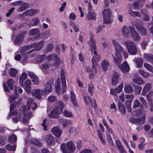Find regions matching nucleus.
<instances>
[{
	"instance_id": "1",
	"label": "nucleus",
	"mask_w": 153,
	"mask_h": 153,
	"mask_svg": "<svg viewBox=\"0 0 153 153\" xmlns=\"http://www.w3.org/2000/svg\"><path fill=\"white\" fill-rule=\"evenodd\" d=\"M95 41L92 35H91L89 41L88 42V44L90 48V50L91 53L93 52L94 55L91 59L92 67L94 70L96 72V66L97 62L100 59V56L97 53Z\"/></svg>"
},
{
	"instance_id": "53",
	"label": "nucleus",
	"mask_w": 153,
	"mask_h": 153,
	"mask_svg": "<svg viewBox=\"0 0 153 153\" xmlns=\"http://www.w3.org/2000/svg\"><path fill=\"white\" fill-rule=\"evenodd\" d=\"M63 115L66 117H72L73 116V114L72 112H68L66 110L64 111Z\"/></svg>"
},
{
	"instance_id": "21",
	"label": "nucleus",
	"mask_w": 153,
	"mask_h": 153,
	"mask_svg": "<svg viewBox=\"0 0 153 153\" xmlns=\"http://www.w3.org/2000/svg\"><path fill=\"white\" fill-rule=\"evenodd\" d=\"M67 149L70 152H73L75 150V147L71 141L68 142L66 144Z\"/></svg>"
},
{
	"instance_id": "9",
	"label": "nucleus",
	"mask_w": 153,
	"mask_h": 153,
	"mask_svg": "<svg viewBox=\"0 0 153 153\" xmlns=\"http://www.w3.org/2000/svg\"><path fill=\"white\" fill-rule=\"evenodd\" d=\"M102 14L104 23L107 24L110 23L111 12L109 9L105 10L102 12Z\"/></svg>"
},
{
	"instance_id": "30",
	"label": "nucleus",
	"mask_w": 153,
	"mask_h": 153,
	"mask_svg": "<svg viewBox=\"0 0 153 153\" xmlns=\"http://www.w3.org/2000/svg\"><path fill=\"white\" fill-rule=\"evenodd\" d=\"M128 13L130 16L133 17L136 16L139 17L141 16V14L140 12L137 11H134L131 9L128 10Z\"/></svg>"
},
{
	"instance_id": "55",
	"label": "nucleus",
	"mask_w": 153,
	"mask_h": 153,
	"mask_svg": "<svg viewBox=\"0 0 153 153\" xmlns=\"http://www.w3.org/2000/svg\"><path fill=\"white\" fill-rule=\"evenodd\" d=\"M55 60V61L53 63V65L56 67H58L60 63V60L59 58L57 55Z\"/></svg>"
},
{
	"instance_id": "32",
	"label": "nucleus",
	"mask_w": 153,
	"mask_h": 153,
	"mask_svg": "<svg viewBox=\"0 0 153 153\" xmlns=\"http://www.w3.org/2000/svg\"><path fill=\"white\" fill-rule=\"evenodd\" d=\"M27 74L25 73H23L20 76L19 83L22 87L24 86L23 82L27 78Z\"/></svg>"
},
{
	"instance_id": "44",
	"label": "nucleus",
	"mask_w": 153,
	"mask_h": 153,
	"mask_svg": "<svg viewBox=\"0 0 153 153\" xmlns=\"http://www.w3.org/2000/svg\"><path fill=\"white\" fill-rule=\"evenodd\" d=\"M133 86L135 88L134 90L135 94L136 95L139 94L141 92L142 88L141 86H137L135 85H134Z\"/></svg>"
},
{
	"instance_id": "5",
	"label": "nucleus",
	"mask_w": 153,
	"mask_h": 153,
	"mask_svg": "<svg viewBox=\"0 0 153 153\" xmlns=\"http://www.w3.org/2000/svg\"><path fill=\"white\" fill-rule=\"evenodd\" d=\"M22 99L20 98L19 100L14 102L13 104L10 105V113L8 116V118L10 117V116L16 114L17 113V111L15 110L14 112L12 111L16 108L18 107L21 102Z\"/></svg>"
},
{
	"instance_id": "38",
	"label": "nucleus",
	"mask_w": 153,
	"mask_h": 153,
	"mask_svg": "<svg viewBox=\"0 0 153 153\" xmlns=\"http://www.w3.org/2000/svg\"><path fill=\"white\" fill-rule=\"evenodd\" d=\"M9 141L11 143H15L17 140L16 135L14 134H13L9 136Z\"/></svg>"
},
{
	"instance_id": "10",
	"label": "nucleus",
	"mask_w": 153,
	"mask_h": 153,
	"mask_svg": "<svg viewBox=\"0 0 153 153\" xmlns=\"http://www.w3.org/2000/svg\"><path fill=\"white\" fill-rule=\"evenodd\" d=\"M134 27L132 26L126 27L124 26L121 30L123 35L126 37H128L131 34Z\"/></svg>"
},
{
	"instance_id": "20",
	"label": "nucleus",
	"mask_w": 153,
	"mask_h": 153,
	"mask_svg": "<svg viewBox=\"0 0 153 153\" xmlns=\"http://www.w3.org/2000/svg\"><path fill=\"white\" fill-rule=\"evenodd\" d=\"M131 36L132 39L135 41H138L140 39V36L135 30L134 28L131 33Z\"/></svg>"
},
{
	"instance_id": "46",
	"label": "nucleus",
	"mask_w": 153,
	"mask_h": 153,
	"mask_svg": "<svg viewBox=\"0 0 153 153\" xmlns=\"http://www.w3.org/2000/svg\"><path fill=\"white\" fill-rule=\"evenodd\" d=\"M86 71L88 73H89V77L90 79H92L94 76V74L93 73L92 70L88 66L86 67Z\"/></svg>"
},
{
	"instance_id": "19",
	"label": "nucleus",
	"mask_w": 153,
	"mask_h": 153,
	"mask_svg": "<svg viewBox=\"0 0 153 153\" xmlns=\"http://www.w3.org/2000/svg\"><path fill=\"white\" fill-rule=\"evenodd\" d=\"M32 48V47L31 44L30 45L23 46L21 48L20 53L23 56H27V53L26 52V51Z\"/></svg>"
},
{
	"instance_id": "47",
	"label": "nucleus",
	"mask_w": 153,
	"mask_h": 153,
	"mask_svg": "<svg viewBox=\"0 0 153 153\" xmlns=\"http://www.w3.org/2000/svg\"><path fill=\"white\" fill-rule=\"evenodd\" d=\"M32 143L38 147H40L42 145V143L36 139H33L31 141Z\"/></svg>"
},
{
	"instance_id": "61",
	"label": "nucleus",
	"mask_w": 153,
	"mask_h": 153,
	"mask_svg": "<svg viewBox=\"0 0 153 153\" xmlns=\"http://www.w3.org/2000/svg\"><path fill=\"white\" fill-rule=\"evenodd\" d=\"M83 98L86 104H88L89 103L91 102V100L90 97L87 96H84Z\"/></svg>"
},
{
	"instance_id": "54",
	"label": "nucleus",
	"mask_w": 153,
	"mask_h": 153,
	"mask_svg": "<svg viewBox=\"0 0 153 153\" xmlns=\"http://www.w3.org/2000/svg\"><path fill=\"white\" fill-rule=\"evenodd\" d=\"M48 100L50 102H52L56 101L57 98L55 96L51 95L48 97Z\"/></svg>"
},
{
	"instance_id": "2",
	"label": "nucleus",
	"mask_w": 153,
	"mask_h": 153,
	"mask_svg": "<svg viewBox=\"0 0 153 153\" xmlns=\"http://www.w3.org/2000/svg\"><path fill=\"white\" fill-rule=\"evenodd\" d=\"M113 42L115 49V57L112 55L114 62L116 64H118L121 62L122 55L120 53L124 51L122 47L116 41L113 40Z\"/></svg>"
},
{
	"instance_id": "37",
	"label": "nucleus",
	"mask_w": 153,
	"mask_h": 153,
	"mask_svg": "<svg viewBox=\"0 0 153 153\" xmlns=\"http://www.w3.org/2000/svg\"><path fill=\"white\" fill-rule=\"evenodd\" d=\"M144 57L147 61L153 64V55L150 54H144Z\"/></svg>"
},
{
	"instance_id": "11",
	"label": "nucleus",
	"mask_w": 153,
	"mask_h": 153,
	"mask_svg": "<svg viewBox=\"0 0 153 153\" xmlns=\"http://www.w3.org/2000/svg\"><path fill=\"white\" fill-rule=\"evenodd\" d=\"M65 73L63 69H62L60 73V76L62 85V93L64 94L67 88L66 79L65 78Z\"/></svg>"
},
{
	"instance_id": "35",
	"label": "nucleus",
	"mask_w": 153,
	"mask_h": 153,
	"mask_svg": "<svg viewBox=\"0 0 153 153\" xmlns=\"http://www.w3.org/2000/svg\"><path fill=\"white\" fill-rule=\"evenodd\" d=\"M59 120L60 123L62 124L63 126L64 127H66L71 123L70 120L63 118L59 119Z\"/></svg>"
},
{
	"instance_id": "29",
	"label": "nucleus",
	"mask_w": 153,
	"mask_h": 153,
	"mask_svg": "<svg viewBox=\"0 0 153 153\" xmlns=\"http://www.w3.org/2000/svg\"><path fill=\"white\" fill-rule=\"evenodd\" d=\"M118 108L121 114L124 115L126 114V110L124 105L121 102H119L118 105Z\"/></svg>"
},
{
	"instance_id": "7",
	"label": "nucleus",
	"mask_w": 153,
	"mask_h": 153,
	"mask_svg": "<svg viewBox=\"0 0 153 153\" xmlns=\"http://www.w3.org/2000/svg\"><path fill=\"white\" fill-rule=\"evenodd\" d=\"M44 43L45 41L43 40H42L39 42L38 43L35 42L31 44V45L32 47V48H35L34 49H32L31 50L29 51L28 52V53H31L34 51H37L40 50L43 47Z\"/></svg>"
},
{
	"instance_id": "17",
	"label": "nucleus",
	"mask_w": 153,
	"mask_h": 153,
	"mask_svg": "<svg viewBox=\"0 0 153 153\" xmlns=\"http://www.w3.org/2000/svg\"><path fill=\"white\" fill-rule=\"evenodd\" d=\"M123 88V85L121 84L119 85L118 88L111 89L110 90V93L111 95H114L115 96L117 97L118 95L117 94L118 93H120L122 91Z\"/></svg>"
},
{
	"instance_id": "50",
	"label": "nucleus",
	"mask_w": 153,
	"mask_h": 153,
	"mask_svg": "<svg viewBox=\"0 0 153 153\" xmlns=\"http://www.w3.org/2000/svg\"><path fill=\"white\" fill-rule=\"evenodd\" d=\"M14 83V81L12 79H10L8 80L7 81V83L8 86L10 89L13 90V83Z\"/></svg>"
},
{
	"instance_id": "24",
	"label": "nucleus",
	"mask_w": 153,
	"mask_h": 153,
	"mask_svg": "<svg viewBox=\"0 0 153 153\" xmlns=\"http://www.w3.org/2000/svg\"><path fill=\"white\" fill-rule=\"evenodd\" d=\"M20 7L17 10V11L19 12L23 11L25 10L29 6V4L28 3L23 2L22 1L20 4Z\"/></svg>"
},
{
	"instance_id": "25",
	"label": "nucleus",
	"mask_w": 153,
	"mask_h": 153,
	"mask_svg": "<svg viewBox=\"0 0 153 153\" xmlns=\"http://www.w3.org/2000/svg\"><path fill=\"white\" fill-rule=\"evenodd\" d=\"M129 120L132 124H142L144 123L142 122V119L141 118H135L133 117H130Z\"/></svg>"
},
{
	"instance_id": "26",
	"label": "nucleus",
	"mask_w": 153,
	"mask_h": 153,
	"mask_svg": "<svg viewBox=\"0 0 153 153\" xmlns=\"http://www.w3.org/2000/svg\"><path fill=\"white\" fill-rule=\"evenodd\" d=\"M40 20L37 17H35L30 20V22L28 24V25L30 26H35L38 25L39 23Z\"/></svg>"
},
{
	"instance_id": "40",
	"label": "nucleus",
	"mask_w": 153,
	"mask_h": 153,
	"mask_svg": "<svg viewBox=\"0 0 153 153\" xmlns=\"http://www.w3.org/2000/svg\"><path fill=\"white\" fill-rule=\"evenodd\" d=\"M133 81L135 83L140 85L144 83V81L142 80L139 77L133 79Z\"/></svg>"
},
{
	"instance_id": "22",
	"label": "nucleus",
	"mask_w": 153,
	"mask_h": 153,
	"mask_svg": "<svg viewBox=\"0 0 153 153\" xmlns=\"http://www.w3.org/2000/svg\"><path fill=\"white\" fill-rule=\"evenodd\" d=\"M31 84L30 81L27 80L25 82V84L24 85L23 87L25 90L28 93H30L31 92L30 89L31 88L30 86Z\"/></svg>"
},
{
	"instance_id": "28",
	"label": "nucleus",
	"mask_w": 153,
	"mask_h": 153,
	"mask_svg": "<svg viewBox=\"0 0 153 153\" xmlns=\"http://www.w3.org/2000/svg\"><path fill=\"white\" fill-rule=\"evenodd\" d=\"M119 75L118 73L115 72L111 77L112 84L113 85H116L118 81Z\"/></svg>"
},
{
	"instance_id": "12",
	"label": "nucleus",
	"mask_w": 153,
	"mask_h": 153,
	"mask_svg": "<svg viewBox=\"0 0 153 153\" xmlns=\"http://www.w3.org/2000/svg\"><path fill=\"white\" fill-rule=\"evenodd\" d=\"M44 138L47 143L49 145H53L56 141V139L51 134L45 135Z\"/></svg>"
},
{
	"instance_id": "58",
	"label": "nucleus",
	"mask_w": 153,
	"mask_h": 153,
	"mask_svg": "<svg viewBox=\"0 0 153 153\" xmlns=\"http://www.w3.org/2000/svg\"><path fill=\"white\" fill-rule=\"evenodd\" d=\"M139 73L143 77H145V78H148L149 76V75L147 73L143 71L142 70H140L139 71Z\"/></svg>"
},
{
	"instance_id": "4",
	"label": "nucleus",
	"mask_w": 153,
	"mask_h": 153,
	"mask_svg": "<svg viewBox=\"0 0 153 153\" xmlns=\"http://www.w3.org/2000/svg\"><path fill=\"white\" fill-rule=\"evenodd\" d=\"M124 43L129 53L131 55H134L137 54V49L134 42L128 40L125 42Z\"/></svg>"
},
{
	"instance_id": "31",
	"label": "nucleus",
	"mask_w": 153,
	"mask_h": 153,
	"mask_svg": "<svg viewBox=\"0 0 153 153\" xmlns=\"http://www.w3.org/2000/svg\"><path fill=\"white\" fill-rule=\"evenodd\" d=\"M52 89L51 84L50 82L46 83L44 90V93H48L51 92Z\"/></svg>"
},
{
	"instance_id": "59",
	"label": "nucleus",
	"mask_w": 153,
	"mask_h": 153,
	"mask_svg": "<svg viewBox=\"0 0 153 153\" xmlns=\"http://www.w3.org/2000/svg\"><path fill=\"white\" fill-rule=\"evenodd\" d=\"M143 108H140L139 109H137V110H135L134 112H135V114L137 116H138L140 114H142L143 111Z\"/></svg>"
},
{
	"instance_id": "43",
	"label": "nucleus",
	"mask_w": 153,
	"mask_h": 153,
	"mask_svg": "<svg viewBox=\"0 0 153 153\" xmlns=\"http://www.w3.org/2000/svg\"><path fill=\"white\" fill-rule=\"evenodd\" d=\"M124 90L126 93H132L133 91V90L130 85H127L125 87Z\"/></svg>"
},
{
	"instance_id": "14",
	"label": "nucleus",
	"mask_w": 153,
	"mask_h": 153,
	"mask_svg": "<svg viewBox=\"0 0 153 153\" xmlns=\"http://www.w3.org/2000/svg\"><path fill=\"white\" fill-rule=\"evenodd\" d=\"M120 62L118 64H117L123 72L125 73L129 71L130 68L127 62H124L123 64L120 65Z\"/></svg>"
},
{
	"instance_id": "41",
	"label": "nucleus",
	"mask_w": 153,
	"mask_h": 153,
	"mask_svg": "<svg viewBox=\"0 0 153 153\" xmlns=\"http://www.w3.org/2000/svg\"><path fill=\"white\" fill-rule=\"evenodd\" d=\"M16 148V145L14 144L12 146H11L10 144H8L6 146L5 149L9 151H15Z\"/></svg>"
},
{
	"instance_id": "18",
	"label": "nucleus",
	"mask_w": 153,
	"mask_h": 153,
	"mask_svg": "<svg viewBox=\"0 0 153 153\" xmlns=\"http://www.w3.org/2000/svg\"><path fill=\"white\" fill-rule=\"evenodd\" d=\"M51 131L52 133L57 137H60L62 134V131L60 128L58 126L52 128Z\"/></svg>"
},
{
	"instance_id": "33",
	"label": "nucleus",
	"mask_w": 153,
	"mask_h": 153,
	"mask_svg": "<svg viewBox=\"0 0 153 153\" xmlns=\"http://www.w3.org/2000/svg\"><path fill=\"white\" fill-rule=\"evenodd\" d=\"M133 104V108L135 109L139 108H143V107L142 104L137 100H136L134 101Z\"/></svg>"
},
{
	"instance_id": "3",
	"label": "nucleus",
	"mask_w": 153,
	"mask_h": 153,
	"mask_svg": "<svg viewBox=\"0 0 153 153\" xmlns=\"http://www.w3.org/2000/svg\"><path fill=\"white\" fill-rule=\"evenodd\" d=\"M55 104V107L49 114V117L50 118H57L64 107V105L62 101H58Z\"/></svg>"
},
{
	"instance_id": "13",
	"label": "nucleus",
	"mask_w": 153,
	"mask_h": 153,
	"mask_svg": "<svg viewBox=\"0 0 153 153\" xmlns=\"http://www.w3.org/2000/svg\"><path fill=\"white\" fill-rule=\"evenodd\" d=\"M134 26L137 31L141 36H146L147 33V30L146 28L140 25H136Z\"/></svg>"
},
{
	"instance_id": "36",
	"label": "nucleus",
	"mask_w": 153,
	"mask_h": 153,
	"mask_svg": "<svg viewBox=\"0 0 153 153\" xmlns=\"http://www.w3.org/2000/svg\"><path fill=\"white\" fill-rule=\"evenodd\" d=\"M38 12V10L37 9H30L29 10H27L25 13L27 15L29 16L34 15Z\"/></svg>"
},
{
	"instance_id": "42",
	"label": "nucleus",
	"mask_w": 153,
	"mask_h": 153,
	"mask_svg": "<svg viewBox=\"0 0 153 153\" xmlns=\"http://www.w3.org/2000/svg\"><path fill=\"white\" fill-rule=\"evenodd\" d=\"M55 90L58 95L61 94V88L60 82L57 81L55 83Z\"/></svg>"
},
{
	"instance_id": "63",
	"label": "nucleus",
	"mask_w": 153,
	"mask_h": 153,
	"mask_svg": "<svg viewBox=\"0 0 153 153\" xmlns=\"http://www.w3.org/2000/svg\"><path fill=\"white\" fill-rule=\"evenodd\" d=\"M6 140V138L4 137L0 136V145H4L5 144V141Z\"/></svg>"
},
{
	"instance_id": "60",
	"label": "nucleus",
	"mask_w": 153,
	"mask_h": 153,
	"mask_svg": "<svg viewBox=\"0 0 153 153\" xmlns=\"http://www.w3.org/2000/svg\"><path fill=\"white\" fill-rule=\"evenodd\" d=\"M56 54H51L48 56L47 57V59L48 61H50L53 59H55L56 56Z\"/></svg>"
},
{
	"instance_id": "6",
	"label": "nucleus",
	"mask_w": 153,
	"mask_h": 153,
	"mask_svg": "<svg viewBox=\"0 0 153 153\" xmlns=\"http://www.w3.org/2000/svg\"><path fill=\"white\" fill-rule=\"evenodd\" d=\"M28 34L29 36H33L37 35L36 36H34L33 37H30L29 38V40L34 41L39 37L40 31L38 28L33 29L30 30Z\"/></svg>"
},
{
	"instance_id": "23",
	"label": "nucleus",
	"mask_w": 153,
	"mask_h": 153,
	"mask_svg": "<svg viewBox=\"0 0 153 153\" xmlns=\"http://www.w3.org/2000/svg\"><path fill=\"white\" fill-rule=\"evenodd\" d=\"M152 88L151 85L150 83H148L146 84L143 88L141 93V95L145 96L147 92Z\"/></svg>"
},
{
	"instance_id": "52",
	"label": "nucleus",
	"mask_w": 153,
	"mask_h": 153,
	"mask_svg": "<svg viewBox=\"0 0 153 153\" xmlns=\"http://www.w3.org/2000/svg\"><path fill=\"white\" fill-rule=\"evenodd\" d=\"M88 91L91 95H92L94 91V87L92 83H90L88 84Z\"/></svg>"
},
{
	"instance_id": "15",
	"label": "nucleus",
	"mask_w": 153,
	"mask_h": 153,
	"mask_svg": "<svg viewBox=\"0 0 153 153\" xmlns=\"http://www.w3.org/2000/svg\"><path fill=\"white\" fill-rule=\"evenodd\" d=\"M32 94L38 99H40L41 98V96L44 94V91L42 90L39 89H34L32 91Z\"/></svg>"
},
{
	"instance_id": "51",
	"label": "nucleus",
	"mask_w": 153,
	"mask_h": 153,
	"mask_svg": "<svg viewBox=\"0 0 153 153\" xmlns=\"http://www.w3.org/2000/svg\"><path fill=\"white\" fill-rule=\"evenodd\" d=\"M17 73V71L15 69L11 68L9 73L11 76L13 77L16 76Z\"/></svg>"
},
{
	"instance_id": "62",
	"label": "nucleus",
	"mask_w": 153,
	"mask_h": 153,
	"mask_svg": "<svg viewBox=\"0 0 153 153\" xmlns=\"http://www.w3.org/2000/svg\"><path fill=\"white\" fill-rule=\"evenodd\" d=\"M29 118L27 117L26 114H24L22 118V122L24 124H26L28 122V120Z\"/></svg>"
},
{
	"instance_id": "48",
	"label": "nucleus",
	"mask_w": 153,
	"mask_h": 153,
	"mask_svg": "<svg viewBox=\"0 0 153 153\" xmlns=\"http://www.w3.org/2000/svg\"><path fill=\"white\" fill-rule=\"evenodd\" d=\"M135 62L137 64L138 67H140L143 64V61L142 59L140 58H137L135 59Z\"/></svg>"
},
{
	"instance_id": "49",
	"label": "nucleus",
	"mask_w": 153,
	"mask_h": 153,
	"mask_svg": "<svg viewBox=\"0 0 153 153\" xmlns=\"http://www.w3.org/2000/svg\"><path fill=\"white\" fill-rule=\"evenodd\" d=\"M109 65L108 62L106 60H104L102 64V68L104 71L107 70V67Z\"/></svg>"
},
{
	"instance_id": "8",
	"label": "nucleus",
	"mask_w": 153,
	"mask_h": 153,
	"mask_svg": "<svg viewBox=\"0 0 153 153\" xmlns=\"http://www.w3.org/2000/svg\"><path fill=\"white\" fill-rule=\"evenodd\" d=\"M26 33V31H22L16 37L14 41V43L15 45H21L22 44Z\"/></svg>"
},
{
	"instance_id": "64",
	"label": "nucleus",
	"mask_w": 153,
	"mask_h": 153,
	"mask_svg": "<svg viewBox=\"0 0 153 153\" xmlns=\"http://www.w3.org/2000/svg\"><path fill=\"white\" fill-rule=\"evenodd\" d=\"M139 100L141 102V104L143 105L146 106V105L147 102L144 98L142 97H139Z\"/></svg>"
},
{
	"instance_id": "16",
	"label": "nucleus",
	"mask_w": 153,
	"mask_h": 153,
	"mask_svg": "<svg viewBox=\"0 0 153 153\" xmlns=\"http://www.w3.org/2000/svg\"><path fill=\"white\" fill-rule=\"evenodd\" d=\"M115 145L120 153H126V150L120 140H117L116 141Z\"/></svg>"
},
{
	"instance_id": "34",
	"label": "nucleus",
	"mask_w": 153,
	"mask_h": 153,
	"mask_svg": "<svg viewBox=\"0 0 153 153\" xmlns=\"http://www.w3.org/2000/svg\"><path fill=\"white\" fill-rule=\"evenodd\" d=\"M45 55H39L36 57L34 61L36 63H40L42 62L46 58Z\"/></svg>"
},
{
	"instance_id": "45",
	"label": "nucleus",
	"mask_w": 153,
	"mask_h": 153,
	"mask_svg": "<svg viewBox=\"0 0 153 153\" xmlns=\"http://www.w3.org/2000/svg\"><path fill=\"white\" fill-rule=\"evenodd\" d=\"M71 98L73 104L74 106H76L77 105L76 100V96L74 92L72 91L71 92Z\"/></svg>"
},
{
	"instance_id": "27",
	"label": "nucleus",
	"mask_w": 153,
	"mask_h": 153,
	"mask_svg": "<svg viewBox=\"0 0 153 153\" xmlns=\"http://www.w3.org/2000/svg\"><path fill=\"white\" fill-rule=\"evenodd\" d=\"M27 104L29 108H31L33 110L35 109L37 107L36 104L33 101V100L32 99L28 100Z\"/></svg>"
},
{
	"instance_id": "56",
	"label": "nucleus",
	"mask_w": 153,
	"mask_h": 153,
	"mask_svg": "<svg viewBox=\"0 0 153 153\" xmlns=\"http://www.w3.org/2000/svg\"><path fill=\"white\" fill-rule=\"evenodd\" d=\"M53 48V45L52 44H48L46 46L45 51L46 52H48L51 51Z\"/></svg>"
},
{
	"instance_id": "39",
	"label": "nucleus",
	"mask_w": 153,
	"mask_h": 153,
	"mask_svg": "<svg viewBox=\"0 0 153 153\" xmlns=\"http://www.w3.org/2000/svg\"><path fill=\"white\" fill-rule=\"evenodd\" d=\"M96 17V15L94 12L88 11V13L87 15V18L88 20L94 19Z\"/></svg>"
},
{
	"instance_id": "57",
	"label": "nucleus",
	"mask_w": 153,
	"mask_h": 153,
	"mask_svg": "<svg viewBox=\"0 0 153 153\" xmlns=\"http://www.w3.org/2000/svg\"><path fill=\"white\" fill-rule=\"evenodd\" d=\"M144 67L149 71L153 72V68L150 65L147 63H144Z\"/></svg>"
}]
</instances>
